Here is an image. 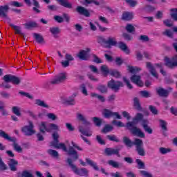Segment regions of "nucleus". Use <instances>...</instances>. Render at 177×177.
Segmentation results:
<instances>
[{
  "label": "nucleus",
  "mask_w": 177,
  "mask_h": 177,
  "mask_svg": "<svg viewBox=\"0 0 177 177\" xmlns=\"http://www.w3.org/2000/svg\"><path fill=\"white\" fill-rule=\"evenodd\" d=\"M52 138L53 141L51 142V146H53V147L55 149H61L63 150V151H65V153H68V156H72V159L68 158L66 162L69 167H71V169L73 171L74 174L78 175L79 176L88 177V174L89 171L86 168L77 169V166L73 164V161H77L80 157L78 152H77L74 148L77 149V150H79V151H82V148L72 141L71 145L73 147L71 146L69 147L68 149H67V147L66 146L65 143H59V133L57 132H54L52 134Z\"/></svg>",
  "instance_id": "1"
},
{
  "label": "nucleus",
  "mask_w": 177,
  "mask_h": 177,
  "mask_svg": "<svg viewBox=\"0 0 177 177\" xmlns=\"http://www.w3.org/2000/svg\"><path fill=\"white\" fill-rule=\"evenodd\" d=\"M144 116L143 114L141 113H138L136 114L135 117L133 118L132 122H128L126 124V127L130 132L132 133V135H135L136 136H138V138H142L144 139V138H146V134L142 131V130L140 128H138L136 127L137 124H139V122H141V125L144 129L147 132V133H149V135H151L153 133V129L149 126V120L147 119H143Z\"/></svg>",
  "instance_id": "2"
},
{
  "label": "nucleus",
  "mask_w": 177,
  "mask_h": 177,
  "mask_svg": "<svg viewBox=\"0 0 177 177\" xmlns=\"http://www.w3.org/2000/svg\"><path fill=\"white\" fill-rule=\"evenodd\" d=\"M123 143L129 148L136 146V151H137L138 156H141V157L146 156V151H145L143 140L142 139L136 138L134 141H131L129 138L124 136L123 137Z\"/></svg>",
  "instance_id": "3"
},
{
  "label": "nucleus",
  "mask_w": 177,
  "mask_h": 177,
  "mask_svg": "<svg viewBox=\"0 0 177 177\" xmlns=\"http://www.w3.org/2000/svg\"><path fill=\"white\" fill-rule=\"evenodd\" d=\"M0 138L8 140V142H12L13 149L17 153H21V151H23V148L17 144V138H16V137H10L9 134L6 133L3 130L0 129Z\"/></svg>",
  "instance_id": "4"
},
{
  "label": "nucleus",
  "mask_w": 177,
  "mask_h": 177,
  "mask_svg": "<svg viewBox=\"0 0 177 177\" xmlns=\"http://www.w3.org/2000/svg\"><path fill=\"white\" fill-rule=\"evenodd\" d=\"M59 126L55 123H50L46 126V122H41L39 124V131L43 135H45L46 132L50 133L52 131H58Z\"/></svg>",
  "instance_id": "5"
},
{
  "label": "nucleus",
  "mask_w": 177,
  "mask_h": 177,
  "mask_svg": "<svg viewBox=\"0 0 177 177\" xmlns=\"http://www.w3.org/2000/svg\"><path fill=\"white\" fill-rule=\"evenodd\" d=\"M3 80L7 84H8V82H12L13 85H20V83L21 82V77L10 74L5 75L3 77Z\"/></svg>",
  "instance_id": "6"
},
{
  "label": "nucleus",
  "mask_w": 177,
  "mask_h": 177,
  "mask_svg": "<svg viewBox=\"0 0 177 177\" xmlns=\"http://www.w3.org/2000/svg\"><path fill=\"white\" fill-rule=\"evenodd\" d=\"M107 86L108 88H110V89H112V91L117 92L118 91H120V88H123L124 83H122V82L115 81L112 79L108 82Z\"/></svg>",
  "instance_id": "7"
},
{
  "label": "nucleus",
  "mask_w": 177,
  "mask_h": 177,
  "mask_svg": "<svg viewBox=\"0 0 177 177\" xmlns=\"http://www.w3.org/2000/svg\"><path fill=\"white\" fill-rule=\"evenodd\" d=\"M28 124L29 125L24 126L21 128V131L26 136H31L35 133V130H34V124L32 122L29 121Z\"/></svg>",
  "instance_id": "8"
},
{
  "label": "nucleus",
  "mask_w": 177,
  "mask_h": 177,
  "mask_svg": "<svg viewBox=\"0 0 177 177\" xmlns=\"http://www.w3.org/2000/svg\"><path fill=\"white\" fill-rule=\"evenodd\" d=\"M102 115H104L105 118H111V117H113L118 120H121V115L118 113V112H113L108 109H104L103 110Z\"/></svg>",
  "instance_id": "9"
},
{
  "label": "nucleus",
  "mask_w": 177,
  "mask_h": 177,
  "mask_svg": "<svg viewBox=\"0 0 177 177\" xmlns=\"http://www.w3.org/2000/svg\"><path fill=\"white\" fill-rule=\"evenodd\" d=\"M165 62L167 67L169 68H175V67H177V55L173 56L171 59L166 57L165 58Z\"/></svg>",
  "instance_id": "10"
},
{
  "label": "nucleus",
  "mask_w": 177,
  "mask_h": 177,
  "mask_svg": "<svg viewBox=\"0 0 177 177\" xmlns=\"http://www.w3.org/2000/svg\"><path fill=\"white\" fill-rule=\"evenodd\" d=\"M120 149L106 147L105 148L104 153L108 157H110L111 156H117V157H121V155L120 154Z\"/></svg>",
  "instance_id": "11"
},
{
  "label": "nucleus",
  "mask_w": 177,
  "mask_h": 177,
  "mask_svg": "<svg viewBox=\"0 0 177 177\" xmlns=\"http://www.w3.org/2000/svg\"><path fill=\"white\" fill-rule=\"evenodd\" d=\"M67 76H66V73H59V75H56L55 77L50 81V84L52 85H56L57 84H62V82H64Z\"/></svg>",
  "instance_id": "12"
},
{
  "label": "nucleus",
  "mask_w": 177,
  "mask_h": 177,
  "mask_svg": "<svg viewBox=\"0 0 177 177\" xmlns=\"http://www.w3.org/2000/svg\"><path fill=\"white\" fill-rule=\"evenodd\" d=\"M25 3L28 5V6H31V0H24ZM33 2V5L35 7L32 8V10L35 12V13H41V10H39V2L37 0H32Z\"/></svg>",
  "instance_id": "13"
},
{
  "label": "nucleus",
  "mask_w": 177,
  "mask_h": 177,
  "mask_svg": "<svg viewBox=\"0 0 177 177\" xmlns=\"http://www.w3.org/2000/svg\"><path fill=\"white\" fill-rule=\"evenodd\" d=\"M76 12H77L79 15H81L82 16H84L85 17H91V12H89V10L81 6H77Z\"/></svg>",
  "instance_id": "14"
},
{
  "label": "nucleus",
  "mask_w": 177,
  "mask_h": 177,
  "mask_svg": "<svg viewBox=\"0 0 177 177\" xmlns=\"http://www.w3.org/2000/svg\"><path fill=\"white\" fill-rule=\"evenodd\" d=\"M8 164L10 171H12L13 172H16V171H17V165H19V161L16 160V159L10 158Z\"/></svg>",
  "instance_id": "15"
},
{
  "label": "nucleus",
  "mask_w": 177,
  "mask_h": 177,
  "mask_svg": "<svg viewBox=\"0 0 177 177\" xmlns=\"http://www.w3.org/2000/svg\"><path fill=\"white\" fill-rule=\"evenodd\" d=\"M91 52V48H86V50H82L77 54V57L80 59V60H88L89 59V56H88V53Z\"/></svg>",
  "instance_id": "16"
},
{
  "label": "nucleus",
  "mask_w": 177,
  "mask_h": 177,
  "mask_svg": "<svg viewBox=\"0 0 177 177\" xmlns=\"http://www.w3.org/2000/svg\"><path fill=\"white\" fill-rule=\"evenodd\" d=\"M131 81L133 82V84H136V85H138V86H143V82L140 80V76L138 75H133L131 77Z\"/></svg>",
  "instance_id": "17"
},
{
  "label": "nucleus",
  "mask_w": 177,
  "mask_h": 177,
  "mask_svg": "<svg viewBox=\"0 0 177 177\" xmlns=\"http://www.w3.org/2000/svg\"><path fill=\"white\" fill-rule=\"evenodd\" d=\"M146 67L149 70L150 74L153 75V77H155V78H158V75L157 74V72L156 71V68L153 65L151 64V62H147L146 63Z\"/></svg>",
  "instance_id": "18"
},
{
  "label": "nucleus",
  "mask_w": 177,
  "mask_h": 177,
  "mask_svg": "<svg viewBox=\"0 0 177 177\" xmlns=\"http://www.w3.org/2000/svg\"><path fill=\"white\" fill-rule=\"evenodd\" d=\"M102 41L107 45L108 46H115L117 45V41H115V38L114 37H109L107 40L101 38Z\"/></svg>",
  "instance_id": "19"
},
{
  "label": "nucleus",
  "mask_w": 177,
  "mask_h": 177,
  "mask_svg": "<svg viewBox=\"0 0 177 177\" xmlns=\"http://www.w3.org/2000/svg\"><path fill=\"white\" fill-rule=\"evenodd\" d=\"M156 93L160 97H168V95H169V91L168 90L164 89L162 87L156 88Z\"/></svg>",
  "instance_id": "20"
},
{
  "label": "nucleus",
  "mask_w": 177,
  "mask_h": 177,
  "mask_svg": "<svg viewBox=\"0 0 177 177\" xmlns=\"http://www.w3.org/2000/svg\"><path fill=\"white\" fill-rule=\"evenodd\" d=\"M8 12H9L8 5L0 6V16H1V17L8 19Z\"/></svg>",
  "instance_id": "21"
},
{
  "label": "nucleus",
  "mask_w": 177,
  "mask_h": 177,
  "mask_svg": "<svg viewBox=\"0 0 177 177\" xmlns=\"http://www.w3.org/2000/svg\"><path fill=\"white\" fill-rule=\"evenodd\" d=\"M133 19V13L129 12H124L122 15V20H124V21H130Z\"/></svg>",
  "instance_id": "22"
},
{
  "label": "nucleus",
  "mask_w": 177,
  "mask_h": 177,
  "mask_svg": "<svg viewBox=\"0 0 177 177\" xmlns=\"http://www.w3.org/2000/svg\"><path fill=\"white\" fill-rule=\"evenodd\" d=\"M61 6L66 8V9H73V4L68 0H57Z\"/></svg>",
  "instance_id": "23"
},
{
  "label": "nucleus",
  "mask_w": 177,
  "mask_h": 177,
  "mask_svg": "<svg viewBox=\"0 0 177 177\" xmlns=\"http://www.w3.org/2000/svg\"><path fill=\"white\" fill-rule=\"evenodd\" d=\"M119 48L122 50V52H124L126 55H129V53H131L129 48H128V46H127L124 41L119 42Z\"/></svg>",
  "instance_id": "24"
},
{
  "label": "nucleus",
  "mask_w": 177,
  "mask_h": 177,
  "mask_svg": "<svg viewBox=\"0 0 177 177\" xmlns=\"http://www.w3.org/2000/svg\"><path fill=\"white\" fill-rule=\"evenodd\" d=\"M75 95H72L69 97L68 99H66L64 101V104L66 106H74L75 104Z\"/></svg>",
  "instance_id": "25"
},
{
  "label": "nucleus",
  "mask_w": 177,
  "mask_h": 177,
  "mask_svg": "<svg viewBox=\"0 0 177 177\" xmlns=\"http://www.w3.org/2000/svg\"><path fill=\"white\" fill-rule=\"evenodd\" d=\"M133 106L135 107L136 110L138 111H142V106L140 105V101L138 97H135L133 100Z\"/></svg>",
  "instance_id": "26"
},
{
  "label": "nucleus",
  "mask_w": 177,
  "mask_h": 177,
  "mask_svg": "<svg viewBox=\"0 0 177 177\" xmlns=\"http://www.w3.org/2000/svg\"><path fill=\"white\" fill-rule=\"evenodd\" d=\"M86 162H87V164L90 165V167H92V168H93L95 171H99V167L97 166V164L95 161L87 158H86Z\"/></svg>",
  "instance_id": "27"
},
{
  "label": "nucleus",
  "mask_w": 177,
  "mask_h": 177,
  "mask_svg": "<svg viewBox=\"0 0 177 177\" xmlns=\"http://www.w3.org/2000/svg\"><path fill=\"white\" fill-rule=\"evenodd\" d=\"M24 26H25V28H26V30H30V28H36L37 27H38V24L34 21H30L24 24Z\"/></svg>",
  "instance_id": "28"
},
{
  "label": "nucleus",
  "mask_w": 177,
  "mask_h": 177,
  "mask_svg": "<svg viewBox=\"0 0 177 177\" xmlns=\"http://www.w3.org/2000/svg\"><path fill=\"white\" fill-rule=\"evenodd\" d=\"M33 37L37 44H42L45 41L44 37L39 33H34Z\"/></svg>",
  "instance_id": "29"
},
{
  "label": "nucleus",
  "mask_w": 177,
  "mask_h": 177,
  "mask_svg": "<svg viewBox=\"0 0 177 177\" xmlns=\"http://www.w3.org/2000/svg\"><path fill=\"white\" fill-rule=\"evenodd\" d=\"M35 104H37V106H39L40 107H44V109H48L49 108V105L46 104V103H45L44 101H42L39 99H37L35 101Z\"/></svg>",
  "instance_id": "30"
},
{
  "label": "nucleus",
  "mask_w": 177,
  "mask_h": 177,
  "mask_svg": "<svg viewBox=\"0 0 177 177\" xmlns=\"http://www.w3.org/2000/svg\"><path fill=\"white\" fill-rule=\"evenodd\" d=\"M91 97H97L100 102H102V103H104L106 102V98L103 95H99L96 93H91Z\"/></svg>",
  "instance_id": "31"
},
{
  "label": "nucleus",
  "mask_w": 177,
  "mask_h": 177,
  "mask_svg": "<svg viewBox=\"0 0 177 177\" xmlns=\"http://www.w3.org/2000/svg\"><path fill=\"white\" fill-rule=\"evenodd\" d=\"M159 122H160V127L161 128V129L162 131H164V132H167V131H168V127H167V125H168V123H167V122L164 120H159Z\"/></svg>",
  "instance_id": "32"
},
{
  "label": "nucleus",
  "mask_w": 177,
  "mask_h": 177,
  "mask_svg": "<svg viewBox=\"0 0 177 177\" xmlns=\"http://www.w3.org/2000/svg\"><path fill=\"white\" fill-rule=\"evenodd\" d=\"M128 67V71H129V73H131V74H136V73H139V71H140L142 69L139 67H133L132 66H127Z\"/></svg>",
  "instance_id": "33"
},
{
  "label": "nucleus",
  "mask_w": 177,
  "mask_h": 177,
  "mask_svg": "<svg viewBox=\"0 0 177 177\" xmlns=\"http://www.w3.org/2000/svg\"><path fill=\"white\" fill-rule=\"evenodd\" d=\"M77 120L79 121H81L82 122H83V124L84 125H89V124H91L89 122H88V120H86V119L85 118V117L84 115H82V114L81 113H77Z\"/></svg>",
  "instance_id": "34"
},
{
  "label": "nucleus",
  "mask_w": 177,
  "mask_h": 177,
  "mask_svg": "<svg viewBox=\"0 0 177 177\" xmlns=\"http://www.w3.org/2000/svg\"><path fill=\"white\" fill-rule=\"evenodd\" d=\"M18 177H34V175L30 173V171L27 170H24L22 171L21 174L18 173L17 174Z\"/></svg>",
  "instance_id": "35"
},
{
  "label": "nucleus",
  "mask_w": 177,
  "mask_h": 177,
  "mask_svg": "<svg viewBox=\"0 0 177 177\" xmlns=\"http://www.w3.org/2000/svg\"><path fill=\"white\" fill-rule=\"evenodd\" d=\"M106 139L110 140V142H115L116 143H120V139H118V138L116 137V136L114 134L106 136Z\"/></svg>",
  "instance_id": "36"
},
{
  "label": "nucleus",
  "mask_w": 177,
  "mask_h": 177,
  "mask_svg": "<svg viewBox=\"0 0 177 177\" xmlns=\"http://www.w3.org/2000/svg\"><path fill=\"white\" fill-rule=\"evenodd\" d=\"M114 129V127L110 124H106L103 129L102 130V133H108V132H111Z\"/></svg>",
  "instance_id": "37"
},
{
  "label": "nucleus",
  "mask_w": 177,
  "mask_h": 177,
  "mask_svg": "<svg viewBox=\"0 0 177 177\" xmlns=\"http://www.w3.org/2000/svg\"><path fill=\"white\" fill-rule=\"evenodd\" d=\"M136 162L138 165V169H145V168H146L145 162H143V161H142V160L136 159Z\"/></svg>",
  "instance_id": "38"
},
{
  "label": "nucleus",
  "mask_w": 177,
  "mask_h": 177,
  "mask_svg": "<svg viewBox=\"0 0 177 177\" xmlns=\"http://www.w3.org/2000/svg\"><path fill=\"white\" fill-rule=\"evenodd\" d=\"M50 32L55 37L57 35V34H60V28H59V27H51L50 28Z\"/></svg>",
  "instance_id": "39"
},
{
  "label": "nucleus",
  "mask_w": 177,
  "mask_h": 177,
  "mask_svg": "<svg viewBox=\"0 0 177 177\" xmlns=\"http://www.w3.org/2000/svg\"><path fill=\"white\" fill-rule=\"evenodd\" d=\"M109 74L111 75V77H115V78H121V73L117 70L110 71Z\"/></svg>",
  "instance_id": "40"
},
{
  "label": "nucleus",
  "mask_w": 177,
  "mask_h": 177,
  "mask_svg": "<svg viewBox=\"0 0 177 177\" xmlns=\"http://www.w3.org/2000/svg\"><path fill=\"white\" fill-rule=\"evenodd\" d=\"M47 153H48L50 156H52V157H55V158H59V152H57V151L55 149H48L47 151Z\"/></svg>",
  "instance_id": "41"
},
{
  "label": "nucleus",
  "mask_w": 177,
  "mask_h": 177,
  "mask_svg": "<svg viewBox=\"0 0 177 177\" xmlns=\"http://www.w3.org/2000/svg\"><path fill=\"white\" fill-rule=\"evenodd\" d=\"M97 91H99L101 93H106L107 92V86L106 85L100 84L97 87Z\"/></svg>",
  "instance_id": "42"
},
{
  "label": "nucleus",
  "mask_w": 177,
  "mask_h": 177,
  "mask_svg": "<svg viewBox=\"0 0 177 177\" xmlns=\"http://www.w3.org/2000/svg\"><path fill=\"white\" fill-rule=\"evenodd\" d=\"M100 70L102 73H103L104 75H107V74H110V70H109V67H107V65L101 66Z\"/></svg>",
  "instance_id": "43"
},
{
  "label": "nucleus",
  "mask_w": 177,
  "mask_h": 177,
  "mask_svg": "<svg viewBox=\"0 0 177 177\" xmlns=\"http://www.w3.org/2000/svg\"><path fill=\"white\" fill-rule=\"evenodd\" d=\"M159 151L160 153V154H168V153H171V151H172V149H171L170 148H165V147H160L159 149Z\"/></svg>",
  "instance_id": "44"
},
{
  "label": "nucleus",
  "mask_w": 177,
  "mask_h": 177,
  "mask_svg": "<svg viewBox=\"0 0 177 177\" xmlns=\"http://www.w3.org/2000/svg\"><path fill=\"white\" fill-rule=\"evenodd\" d=\"M140 174L143 177H153V174L146 170H140Z\"/></svg>",
  "instance_id": "45"
},
{
  "label": "nucleus",
  "mask_w": 177,
  "mask_h": 177,
  "mask_svg": "<svg viewBox=\"0 0 177 177\" xmlns=\"http://www.w3.org/2000/svg\"><path fill=\"white\" fill-rule=\"evenodd\" d=\"M125 30L126 31H127V32H135V27L133 26H132V24H129L126 26L125 27Z\"/></svg>",
  "instance_id": "46"
},
{
  "label": "nucleus",
  "mask_w": 177,
  "mask_h": 177,
  "mask_svg": "<svg viewBox=\"0 0 177 177\" xmlns=\"http://www.w3.org/2000/svg\"><path fill=\"white\" fill-rule=\"evenodd\" d=\"M12 111L13 114H15V115H17L18 117H20L21 115V113H20V108L18 106H13L12 109Z\"/></svg>",
  "instance_id": "47"
},
{
  "label": "nucleus",
  "mask_w": 177,
  "mask_h": 177,
  "mask_svg": "<svg viewBox=\"0 0 177 177\" xmlns=\"http://www.w3.org/2000/svg\"><path fill=\"white\" fill-rule=\"evenodd\" d=\"M139 94L140 95V96H142V97H145L146 99L151 96V95H150V93L147 91H141L139 92Z\"/></svg>",
  "instance_id": "48"
},
{
  "label": "nucleus",
  "mask_w": 177,
  "mask_h": 177,
  "mask_svg": "<svg viewBox=\"0 0 177 177\" xmlns=\"http://www.w3.org/2000/svg\"><path fill=\"white\" fill-rule=\"evenodd\" d=\"M79 131L81 132V133L82 135H84L85 136H88V137L92 136V132L88 131L84 129L83 128H80Z\"/></svg>",
  "instance_id": "49"
},
{
  "label": "nucleus",
  "mask_w": 177,
  "mask_h": 177,
  "mask_svg": "<svg viewBox=\"0 0 177 177\" xmlns=\"http://www.w3.org/2000/svg\"><path fill=\"white\" fill-rule=\"evenodd\" d=\"M93 121L94 124L96 125V127L102 126V119H100L97 117H94V118H93Z\"/></svg>",
  "instance_id": "50"
},
{
  "label": "nucleus",
  "mask_w": 177,
  "mask_h": 177,
  "mask_svg": "<svg viewBox=\"0 0 177 177\" xmlns=\"http://www.w3.org/2000/svg\"><path fill=\"white\" fill-rule=\"evenodd\" d=\"M149 111H151V113H153V115H157V114H158V110L156 106L153 105H149Z\"/></svg>",
  "instance_id": "51"
},
{
  "label": "nucleus",
  "mask_w": 177,
  "mask_h": 177,
  "mask_svg": "<svg viewBox=\"0 0 177 177\" xmlns=\"http://www.w3.org/2000/svg\"><path fill=\"white\" fill-rule=\"evenodd\" d=\"M6 169H8V166L3 162L2 158L0 156V171H6Z\"/></svg>",
  "instance_id": "52"
},
{
  "label": "nucleus",
  "mask_w": 177,
  "mask_h": 177,
  "mask_svg": "<svg viewBox=\"0 0 177 177\" xmlns=\"http://www.w3.org/2000/svg\"><path fill=\"white\" fill-rule=\"evenodd\" d=\"M109 165H111L113 168H120V164L118 163V162H115L113 160H109L108 161Z\"/></svg>",
  "instance_id": "53"
},
{
  "label": "nucleus",
  "mask_w": 177,
  "mask_h": 177,
  "mask_svg": "<svg viewBox=\"0 0 177 177\" xmlns=\"http://www.w3.org/2000/svg\"><path fill=\"white\" fill-rule=\"evenodd\" d=\"M19 95H21V96H23L24 97H28V99H33L32 95H30V93L24 92L23 91H19Z\"/></svg>",
  "instance_id": "54"
},
{
  "label": "nucleus",
  "mask_w": 177,
  "mask_h": 177,
  "mask_svg": "<svg viewBox=\"0 0 177 177\" xmlns=\"http://www.w3.org/2000/svg\"><path fill=\"white\" fill-rule=\"evenodd\" d=\"M10 27H12L15 30V34H21L20 26H17L16 25H13L12 24H10Z\"/></svg>",
  "instance_id": "55"
},
{
  "label": "nucleus",
  "mask_w": 177,
  "mask_h": 177,
  "mask_svg": "<svg viewBox=\"0 0 177 177\" xmlns=\"http://www.w3.org/2000/svg\"><path fill=\"white\" fill-rule=\"evenodd\" d=\"M170 11L171 12V16L172 19L177 21V8H171Z\"/></svg>",
  "instance_id": "56"
},
{
  "label": "nucleus",
  "mask_w": 177,
  "mask_h": 177,
  "mask_svg": "<svg viewBox=\"0 0 177 177\" xmlns=\"http://www.w3.org/2000/svg\"><path fill=\"white\" fill-rule=\"evenodd\" d=\"M10 5L14 8H21L23 6V3L19 1H11Z\"/></svg>",
  "instance_id": "57"
},
{
  "label": "nucleus",
  "mask_w": 177,
  "mask_h": 177,
  "mask_svg": "<svg viewBox=\"0 0 177 177\" xmlns=\"http://www.w3.org/2000/svg\"><path fill=\"white\" fill-rule=\"evenodd\" d=\"M93 62L94 63H96L97 64H100V63H103V61L101 60L100 58H99V57H97V55L93 54Z\"/></svg>",
  "instance_id": "58"
},
{
  "label": "nucleus",
  "mask_w": 177,
  "mask_h": 177,
  "mask_svg": "<svg viewBox=\"0 0 177 177\" xmlns=\"http://www.w3.org/2000/svg\"><path fill=\"white\" fill-rule=\"evenodd\" d=\"M163 35H166V37H169V38H172V37H174V32H172L171 30L167 29L163 32Z\"/></svg>",
  "instance_id": "59"
},
{
  "label": "nucleus",
  "mask_w": 177,
  "mask_h": 177,
  "mask_svg": "<svg viewBox=\"0 0 177 177\" xmlns=\"http://www.w3.org/2000/svg\"><path fill=\"white\" fill-rule=\"evenodd\" d=\"M82 93L84 95V96H88V90H86V86H85V84H82L80 86Z\"/></svg>",
  "instance_id": "60"
},
{
  "label": "nucleus",
  "mask_w": 177,
  "mask_h": 177,
  "mask_svg": "<svg viewBox=\"0 0 177 177\" xmlns=\"http://www.w3.org/2000/svg\"><path fill=\"white\" fill-rule=\"evenodd\" d=\"M54 20L57 21V23H63L64 21V18L62 16L55 15L54 16Z\"/></svg>",
  "instance_id": "61"
},
{
  "label": "nucleus",
  "mask_w": 177,
  "mask_h": 177,
  "mask_svg": "<svg viewBox=\"0 0 177 177\" xmlns=\"http://www.w3.org/2000/svg\"><path fill=\"white\" fill-rule=\"evenodd\" d=\"M96 140L99 143V145H101L102 146H104V145H106V142H104V140L102 139V136L99 135L96 136Z\"/></svg>",
  "instance_id": "62"
},
{
  "label": "nucleus",
  "mask_w": 177,
  "mask_h": 177,
  "mask_svg": "<svg viewBox=\"0 0 177 177\" xmlns=\"http://www.w3.org/2000/svg\"><path fill=\"white\" fill-rule=\"evenodd\" d=\"M127 3H129L132 8H135L136 5H138L136 0H124Z\"/></svg>",
  "instance_id": "63"
},
{
  "label": "nucleus",
  "mask_w": 177,
  "mask_h": 177,
  "mask_svg": "<svg viewBox=\"0 0 177 177\" xmlns=\"http://www.w3.org/2000/svg\"><path fill=\"white\" fill-rule=\"evenodd\" d=\"M47 117L49 120H52L53 121L56 120V119L57 118L56 115H55V113H47Z\"/></svg>",
  "instance_id": "64"
}]
</instances>
